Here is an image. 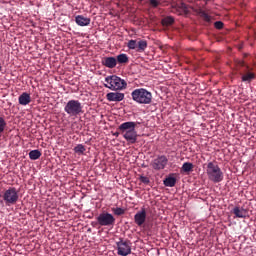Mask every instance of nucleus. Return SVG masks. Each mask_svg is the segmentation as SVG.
<instances>
[{
	"label": "nucleus",
	"mask_w": 256,
	"mask_h": 256,
	"mask_svg": "<svg viewBox=\"0 0 256 256\" xmlns=\"http://www.w3.org/2000/svg\"><path fill=\"white\" fill-rule=\"evenodd\" d=\"M137 125H140L139 122H124L120 124L117 129V132L114 133V136L122 135L124 140L128 144H136L138 139V134L136 131Z\"/></svg>",
	"instance_id": "obj_1"
},
{
	"label": "nucleus",
	"mask_w": 256,
	"mask_h": 256,
	"mask_svg": "<svg viewBox=\"0 0 256 256\" xmlns=\"http://www.w3.org/2000/svg\"><path fill=\"white\" fill-rule=\"evenodd\" d=\"M132 100L139 105H150L152 103V93L145 88H138L130 93Z\"/></svg>",
	"instance_id": "obj_2"
},
{
	"label": "nucleus",
	"mask_w": 256,
	"mask_h": 256,
	"mask_svg": "<svg viewBox=\"0 0 256 256\" xmlns=\"http://www.w3.org/2000/svg\"><path fill=\"white\" fill-rule=\"evenodd\" d=\"M206 174L208 180L212 183H221L224 180V173L215 162H208V164H206Z\"/></svg>",
	"instance_id": "obj_3"
},
{
	"label": "nucleus",
	"mask_w": 256,
	"mask_h": 256,
	"mask_svg": "<svg viewBox=\"0 0 256 256\" xmlns=\"http://www.w3.org/2000/svg\"><path fill=\"white\" fill-rule=\"evenodd\" d=\"M105 82L107 84H104V87L112 91H120L127 88V82L116 75L106 77Z\"/></svg>",
	"instance_id": "obj_4"
},
{
	"label": "nucleus",
	"mask_w": 256,
	"mask_h": 256,
	"mask_svg": "<svg viewBox=\"0 0 256 256\" xmlns=\"http://www.w3.org/2000/svg\"><path fill=\"white\" fill-rule=\"evenodd\" d=\"M64 111L69 117H78L83 113L82 103L78 100H70L66 102Z\"/></svg>",
	"instance_id": "obj_5"
},
{
	"label": "nucleus",
	"mask_w": 256,
	"mask_h": 256,
	"mask_svg": "<svg viewBox=\"0 0 256 256\" xmlns=\"http://www.w3.org/2000/svg\"><path fill=\"white\" fill-rule=\"evenodd\" d=\"M2 199L7 207L16 205L19 200L17 188L11 187L2 194Z\"/></svg>",
	"instance_id": "obj_6"
},
{
	"label": "nucleus",
	"mask_w": 256,
	"mask_h": 256,
	"mask_svg": "<svg viewBox=\"0 0 256 256\" xmlns=\"http://www.w3.org/2000/svg\"><path fill=\"white\" fill-rule=\"evenodd\" d=\"M117 244V254L119 256H128L132 251V243L128 239L119 238Z\"/></svg>",
	"instance_id": "obj_7"
},
{
	"label": "nucleus",
	"mask_w": 256,
	"mask_h": 256,
	"mask_svg": "<svg viewBox=\"0 0 256 256\" xmlns=\"http://www.w3.org/2000/svg\"><path fill=\"white\" fill-rule=\"evenodd\" d=\"M238 65H240L241 67H245V70L240 74L241 81L250 84L251 81H253L256 78V75L253 72V68L246 65L245 62L242 60L238 61Z\"/></svg>",
	"instance_id": "obj_8"
},
{
	"label": "nucleus",
	"mask_w": 256,
	"mask_h": 256,
	"mask_svg": "<svg viewBox=\"0 0 256 256\" xmlns=\"http://www.w3.org/2000/svg\"><path fill=\"white\" fill-rule=\"evenodd\" d=\"M97 222L99 226H115L116 218L111 213L108 212H102L97 217Z\"/></svg>",
	"instance_id": "obj_9"
},
{
	"label": "nucleus",
	"mask_w": 256,
	"mask_h": 256,
	"mask_svg": "<svg viewBox=\"0 0 256 256\" xmlns=\"http://www.w3.org/2000/svg\"><path fill=\"white\" fill-rule=\"evenodd\" d=\"M167 163H169V159L165 155L157 156V158H154L151 162V167L154 171H161L164 170L167 166Z\"/></svg>",
	"instance_id": "obj_10"
},
{
	"label": "nucleus",
	"mask_w": 256,
	"mask_h": 256,
	"mask_svg": "<svg viewBox=\"0 0 256 256\" xmlns=\"http://www.w3.org/2000/svg\"><path fill=\"white\" fill-rule=\"evenodd\" d=\"M147 218V213L145 208H142L139 212L134 215V222L137 224V226H143L145 224Z\"/></svg>",
	"instance_id": "obj_11"
},
{
	"label": "nucleus",
	"mask_w": 256,
	"mask_h": 256,
	"mask_svg": "<svg viewBox=\"0 0 256 256\" xmlns=\"http://www.w3.org/2000/svg\"><path fill=\"white\" fill-rule=\"evenodd\" d=\"M109 102H121L125 99V94L120 92H110L106 95Z\"/></svg>",
	"instance_id": "obj_12"
},
{
	"label": "nucleus",
	"mask_w": 256,
	"mask_h": 256,
	"mask_svg": "<svg viewBox=\"0 0 256 256\" xmlns=\"http://www.w3.org/2000/svg\"><path fill=\"white\" fill-rule=\"evenodd\" d=\"M75 23L79 27H87L89 24H91V19L82 15H78L75 16Z\"/></svg>",
	"instance_id": "obj_13"
},
{
	"label": "nucleus",
	"mask_w": 256,
	"mask_h": 256,
	"mask_svg": "<svg viewBox=\"0 0 256 256\" xmlns=\"http://www.w3.org/2000/svg\"><path fill=\"white\" fill-rule=\"evenodd\" d=\"M102 64L108 69H114L117 66V60L115 57H104Z\"/></svg>",
	"instance_id": "obj_14"
},
{
	"label": "nucleus",
	"mask_w": 256,
	"mask_h": 256,
	"mask_svg": "<svg viewBox=\"0 0 256 256\" xmlns=\"http://www.w3.org/2000/svg\"><path fill=\"white\" fill-rule=\"evenodd\" d=\"M233 215L238 219H245L248 216V211L245 208L235 207L233 208Z\"/></svg>",
	"instance_id": "obj_15"
},
{
	"label": "nucleus",
	"mask_w": 256,
	"mask_h": 256,
	"mask_svg": "<svg viewBox=\"0 0 256 256\" xmlns=\"http://www.w3.org/2000/svg\"><path fill=\"white\" fill-rule=\"evenodd\" d=\"M31 101L32 98L27 92H24L19 96V105L26 106L29 105Z\"/></svg>",
	"instance_id": "obj_16"
},
{
	"label": "nucleus",
	"mask_w": 256,
	"mask_h": 256,
	"mask_svg": "<svg viewBox=\"0 0 256 256\" xmlns=\"http://www.w3.org/2000/svg\"><path fill=\"white\" fill-rule=\"evenodd\" d=\"M148 43L146 40L143 39H139L138 43H137V52L138 53H143L145 52V50L147 49Z\"/></svg>",
	"instance_id": "obj_17"
},
{
	"label": "nucleus",
	"mask_w": 256,
	"mask_h": 256,
	"mask_svg": "<svg viewBox=\"0 0 256 256\" xmlns=\"http://www.w3.org/2000/svg\"><path fill=\"white\" fill-rule=\"evenodd\" d=\"M176 182H177L176 178L172 176H169L163 180V184L166 187H175Z\"/></svg>",
	"instance_id": "obj_18"
},
{
	"label": "nucleus",
	"mask_w": 256,
	"mask_h": 256,
	"mask_svg": "<svg viewBox=\"0 0 256 256\" xmlns=\"http://www.w3.org/2000/svg\"><path fill=\"white\" fill-rule=\"evenodd\" d=\"M173 23H175V19H173L172 16H167V17L162 19V26L163 27H170V26L173 25Z\"/></svg>",
	"instance_id": "obj_19"
},
{
	"label": "nucleus",
	"mask_w": 256,
	"mask_h": 256,
	"mask_svg": "<svg viewBox=\"0 0 256 256\" xmlns=\"http://www.w3.org/2000/svg\"><path fill=\"white\" fill-rule=\"evenodd\" d=\"M41 156H42V152L39 151L38 149L31 150V151L29 152V158H30L31 160H37V159L41 158Z\"/></svg>",
	"instance_id": "obj_20"
},
{
	"label": "nucleus",
	"mask_w": 256,
	"mask_h": 256,
	"mask_svg": "<svg viewBox=\"0 0 256 256\" xmlns=\"http://www.w3.org/2000/svg\"><path fill=\"white\" fill-rule=\"evenodd\" d=\"M194 169V164L190 163V162H184L182 165L181 170L185 173H189Z\"/></svg>",
	"instance_id": "obj_21"
},
{
	"label": "nucleus",
	"mask_w": 256,
	"mask_h": 256,
	"mask_svg": "<svg viewBox=\"0 0 256 256\" xmlns=\"http://www.w3.org/2000/svg\"><path fill=\"white\" fill-rule=\"evenodd\" d=\"M116 61L118 64H127L129 62V59L126 54H120V55H117Z\"/></svg>",
	"instance_id": "obj_22"
},
{
	"label": "nucleus",
	"mask_w": 256,
	"mask_h": 256,
	"mask_svg": "<svg viewBox=\"0 0 256 256\" xmlns=\"http://www.w3.org/2000/svg\"><path fill=\"white\" fill-rule=\"evenodd\" d=\"M74 152L79 155H83L84 152H86V147L82 144L76 145L74 147Z\"/></svg>",
	"instance_id": "obj_23"
},
{
	"label": "nucleus",
	"mask_w": 256,
	"mask_h": 256,
	"mask_svg": "<svg viewBox=\"0 0 256 256\" xmlns=\"http://www.w3.org/2000/svg\"><path fill=\"white\" fill-rule=\"evenodd\" d=\"M138 46V41L130 39L127 43V47L129 50H136Z\"/></svg>",
	"instance_id": "obj_24"
},
{
	"label": "nucleus",
	"mask_w": 256,
	"mask_h": 256,
	"mask_svg": "<svg viewBox=\"0 0 256 256\" xmlns=\"http://www.w3.org/2000/svg\"><path fill=\"white\" fill-rule=\"evenodd\" d=\"M112 212L114 215L122 216L125 215L126 211L123 208H112Z\"/></svg>",
	"instance_id": "obj_25"
},
{
	"label": "nucleus",
	"mask_w": 256,
	"mask_h": 256,
	"mask_svg": "<svg viewBox=\"0 0 256 256\" xmlns=\"http://www.w3.org/2000/svg\"><path fill=\"white\" fill-rule=\"evenodd\" d=\"M5 128H7V122L3 117H0V135L3 134Z\"/></svg>",
	"instance_id": "obj_26"
},
{
	"label": "nucleus",
	"mask_w": 256,
	"mask_h": 256,
	"mask_svg": "<svg viewBox=\"0 0 256 256\" xmlns=\"http://www.w3.org/2000/svg\"><path fill=\"white\" fill-rule=\"evenodd\" d=\"M139 181H140V183H143L144 185L150 184V178L147 177V176L140 175L139 176Z\"/></svg>",
	"instance_id": "obj_27"
},
{
	"label": "nucleus",
	"mask_w": 256,
	"mask_h": 256,
	"mask_svg": "<svg viewBox=\"0 0 256 256\" xmlns=\"http://www.w3.org/2000/svg\"><path fill=\"white\" fill-rule=\"evenodd\" d=\"M201 17L203 20H205L207 23H210L211 17L206 12H202Z\"/></svg>",
	"instance_id": "obj_28"
},
{
	"label": "nucleus",
	"mask_w": 256,
	"mask_h": 256,
	"mask_svg": "<svg viewBox=\"0 0 256 256\" xmlns=\"http://www.w3.org/2000/svg\"><path fill=\"white\" fill-rule=\"evenodd\" d=\"M215 28L217 30H222L224 28V23L222 21H216L215 22Z\"/></svg>",
	"instance_id": "obj_29"
},
{
	"label": "nucleus",
	"mask_w": 256,
	"mask_h": 256,
	"mask_svg": "<svg viewBox=\"0 0 256 256\" xmlns=\"http://www.w3.org/2000/svg\"><path fill=\"white\" fill-rule=\"evenodd\" d=\"M149 3H151V6L156 8L159 7L160 2L158 0H149Z\"/></svg>",
	"instance_id": "obj_30"
},
{
	"label": "nucleus",
	"mask_w": 256,
	"mask_h": 256,
	"mask_svg": "<svg viewBox=\"0 0 256 256\" xmlns=\"http://www.w3.org/2000/svg\"><path fill=\"white\" fill-rule=\"evenodd\" d=\"M182 8H183V9H185V8H186V7H185V4H182Z\"/></svg>",
	"instance_id": "obj_31"
},
{
	"label": "nucleus",
	"mask_w": 256,
	"mask_h": 256,
	"mask_svg": "<svg viewBox=\"0 0 256 256\" xmlns=\"http://www.w3.org/2000/svg\"><path fill=\"white\" fill-rule=\"evenodd\" d=\"M0 71H1V65H0Z\"/></svg>",
	"instance_id": "obj_32"
}]
</instances>
